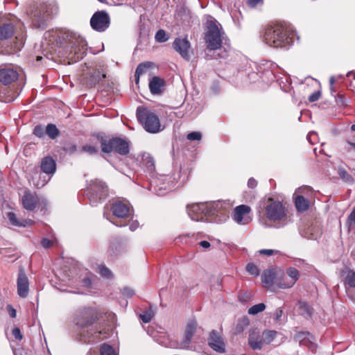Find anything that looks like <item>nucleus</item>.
Listing matches in <instances>:
<instances>
[{"mask_svg":"<svg viewBox=\"0 0 355 355\" xmlns=\"http://www.w3.org/2000/svg\"><path fill=\"white\" fill-rule=\"evenodd\" d=\"M320 96H321L320 92L315 91L309 96V100L310 102L317 101L320 98Z\"/></svg>","mask_w":355,"mask_h":355,"instance_id":"50","label":"nucleus"},{"mask_svg":"<svg viewBox=\"0 0 355 355\" xmlns=\"http://www.w3.org/2000/svg\"><path fill=\"white\" fill-rule=\"evenodd\" d=\"M283 315V311L282 309H277L275 311V319L277 320V321H279L282 316Z\"/></svg>","mask_w":355,"mask_h":355,"instance_id":"57","label":"nucleus"},{"mask_svg":"<svg viewBox=\"0 0 355 355\" xmlns=\"http://www.w3.org/2000/svg\"><path fill=\"white\" fill-rule=\"evenodd\" d=\"M209 345L216 352L224 353L225 351V343L221 336L215 330L210 333L208 339Z\"/></svg>","mask_w":355,"mask_h":355,"instance_id":"17","label":"nucleus"},{"mask_svg":"<svg viewBox=\"0 0 355 355\" xmlns=\"http://www.w3.org/2000/svg\"><path fill=\"white\" fill-rule=\"evenodd\" d=\"M338 174L340 178L345 182L349 184H352L354 182V178L352 176L347 173V171L344 168L338 169Z\"/></svg>","mask_w":355,"mask_h":355,"instance_id":"35","label":"nucleus"},{"mask_svg":"<svg viewBox=\"0 0 355 355\" xmlns=\"http://www.w3.org/2000/svg\"><path fill=\"white\" fill-rule=\"evenodd\" d=\"M139 226V223L137 220L132 221L130 223V230L131 231L135 230Z\"/></svg>","mask_w":355,"mask_h":355,"instance_id":"62","label":"nucleus"},{"mask_svg":"<svg viewBox=\"0 0 355 355\" xmlns=\"http://www.w3.org/2000/svg\"><path fill=\"white\" fill-rule=\"evenodd\" d=\"M17 285L18 295L21 297H26L29 291V282L23 268L19 269Z\"/></svg>","mask_w":355,"mask_h":355,"instance_id":"15","label":"nucleus"},{"mask_svg":"<svg viewBox=\"0 0 355 355\" xmlns=\"http://www.w3.org/2000/svg\"><path fill=\"white\" fill-rule=\"evenodd\" d=\"M172 190V187H170L169 186L166 185L165 183H163L162 184H159L158 183H155V185H153V191L157 196H164L167 192Z\"/></svg>","mask_w":355,"mask_h":355,"instance_id":"31","label":"nucleus"},{"mask_svg":"<svg viewBox=\"0 0 355 355\" xmlns=\"http://www.w3.org/2000/svg\"><path fill=\"white\" fill-rule=\"evenodd\" d=\"M248 272L254 276H258L259 275V270L256 265L254 263H248L246 267Z\"/></svg>","mask_w":355,"mask_h":355,"instance_id":"41","label":"nucleus"},{"mask_svg":"<svg viewBox=\"0 0 355 355\" xmlns=\"http://www.w3.org/2000/svg\"><path fill=\"white\" fill-rule=\"evenodd\" d=\"M137 116L148 132L155 134L163 130L158 116L152 110L139 107L137 110Z\"/></svg>","mask_w":355,"mask_h":355,"instance_id":"6","label":"nucleus"},{"mask_svg":"<svg viewBox=\"0 0 355 355\" xmlns=\"http://www.w3.org/2000/svg\"><path fill=\"white\" fill-rule=\"evenodd\" d=\"M60 31L58 30H52L51 31H49L45 33L44 37L45 38H49L51 41H55L57 42H61V39L59 36Z\"/></svg>","mask_w":355,"mask_h":355,"instance_id":"38","label":"nucleus"},{"mask_svg":"<svg viewBox=\"0 0 355 355\" xmlns=\"http://www.w3.org/2000/svg\"><path fill=\"white\" fill-rule=\"evenodd\" d=\"M12 336L15 339L21 340L23 338V336L21 334L20 329L17 327L14 328L12 331Z\"/></svg>","mask_w":355,"mask_h":355,"instance_id":"52","label":"nucleus"},{"mask_svg":"<svg viewBox=\"0 0 355 355\" xmlns=\"http://www.w3.org/2000/svg\"><path fill=\"white\" fill-rule=\"evenodd\" d=\"M276 278H277V279L275 280V285L279 288H280L279 283H287V281L288 280L285 277L282 276V272L281 270H280V272L279 273V275L277 276Z\"/></svg>","mask_w":355,"mask_h":355,"instance_id":"48","label":"nucleus"},{"mask_svg":"<svg viewBox=\"0 0 355 355\" xmlns=\"http://www.w3.org/2000/svg\"><path fill=\"white\" fill-rule=\"evenodd\" d=\"M299 309L300 311V313L304 315H310L311 312L309 309V306L307 303L306 302H300L299 303Z\"/></svg>","mask_w":355,"mask_h":355,"instance_id":"40","label":"nucleus"},{"mask_svg":"<svg viewBox=\"0 0 355 355\" xmlns=\"http://www.w3.org/2000/svg\"><path fill=\"white\" fill-rule=\"evenodd\" d=\"M16 39L17 40H19V42L17 44V46H16V49L17 50H20L21 48L24 45V38L21 37L20 39H19L17 37H16Z\"/></svg>","mask_w":355,"mask_h":355,"instance_id":"63","label":"nucleus"},{"mask_svg":"<svg viewBox=\"0 0 355 355\" xmlns=\"http://www.w3.org/2000/svg\"><path fill=\"white\" fill-rule=\"evenodd\" d=\"M107 187L105 182L95 180L91 181L87 189V196L92 206H96L107 196Z\"/></svg>","mask_w":355,"mask_h":355,"instance_id":"7","label":"nucleus"},{"mask_svg":"<svg viewBox=\"0 0 355 355\" xmlns=\"http://www.w3.org/2000/svg\"><path fill=\"white\" fill-rule=\"evenodd\" d=\"M347 223L350 226L355 224V207L347 218Z\"/></svg>","mask_w":355,"mask_h":355,"instance_id":"51","label":"nucleus"},{"mask_svg":"<svg viewBox=\"0 0 355 355\" xmlns=\"http://www.w3.org/2000/svg\"><path fill=\"white\" fill-rule=\"evenodd\" d=\"M123 293L126 296L131 297L134 295V291L130 288H124Z\"/></svg>","mask_w":355,"mask_h":355,"instance_id":"59","label":"nucleus"},{"mask_svg":"<svg viewBox=\"0 0 355 355\" xmlns=\"http://www.w3.org/2000/svg\"><path fill=\"white\" fill-rule=\"evenodd\" d=\"M286 275L289 277V279L287 281V283H279L280 288L282 289L293 287L300 277L299 271L293 267H290L287 269Z\"/></svg>","mask_w":355,"mask_h":355,"instance_id":"20","label":"nucleus"},{"mask_svg":"<svg viewBox=\"0 0 355 355\" xmlns=\"http://www.w3.org/2000/svg\"><path fill=\"white\" fill-rule=\"evenodd\" d=\"M64 150L69 154H73L77 150V147L76 145L70 144L64 147Z\"/></svg>","mask_w":355,"mask_h":355,"instance_id":"53","label":"nucleus"},{"mask_svg":"<svg viewBox=\"0 0 355 355\" xmlns=\"http://www.w3.org/2000/svg\"><path fill=\"white\" fill-rule=\"evenodd\" d=\"M81 152L87 153L89 155H94L98 152V148L91 145H85L82 147Z\"/></svg>","mask_w":355,"mask_h":355,"instance_id":"43","label":"nucleus"},{"mask_svg":"<svg viewBox=\"0 0 355 355\" xmlns=\"http://www.w3.org/2000/svg\"><path fill=\"white\" fill-rule=\"evenodd\" d=\"M155 40L158 42H164L168 40L166 33L164 30H159L155 35Z\"/></svg>","mask_w":355,"mask_h":355,"instance_id":"42","label":"nucleus"},{"mask_svg":"<svg viewBox=\"0 0 355 355\" xmlns=\"http://www.w3.org/2000/svg\"><path fill=\"white\" fill-rule=\"evenodd\" d=\"M14 34V26L11 23L3 22L0 24V40H6Z\"/></svg>","mask_w":355,"mask_h":355,"instance_id":"27","label":"nucleus"},{"mask_svg":"<svg viewBox=\"0 0 355 355\" xmlns=\"http://www.w3.org/2000/svg\"><path fill=\"white\" fill-rule=\"evenodd\" d=\"M41 170L46 175H53L56 170L55 160L50 157H44L41 162Z\"/></svg>","mask_w":355,"mask_h":355,"instance_id":"23","label":"nucleus"},{"mask_svg":"<svg viewBox=\"0 0 355 355\" xmlns=\"http://www.w3.org/2000/svg\"><path fill=\"white\" fill-rule=\"evenodd\" d=\"M206 210L205 203H196L187 206V213L191 220L199 221L204 220Z\"/></svg>","mask_w":355,"mask_h":355,"instance_id":"14","label":"nucleus"},{"mask_svg":"<svg viewBox=\"0 0 355 355\" xmlns=\"http://www.w3.org/2000/svg\"><path fill=\"white\" fill-rule=\"evenodd\" d=\"M111 210L114 216L119 218H126L131 216L129 207L121 201H116L112 205Z\"/></svg>","mask_w":355,"mask_h":355,"instance_id":"18","label":"nucleus"},{"mask_svg":"<svg viewBox=\"0 0 355 355\" xmlns=\"http://www.w3.org/2000/svg\"><path fill=\"white\" fill-rule=\"evenodd\" d=\"M33 133L35 136L38 137H42L46 134V128L44 129L41 125H37L33 130Z\"/></svg>","mask_w":355,"mask_h":355,"instance_id":"47","label":"nucleus"},{"mask_svg":"<svg viewBox=\"0 0 355 355\" xmlns=\"http://www.w3.org/2000/svg\"><path fill=\"white\" fill-rule=\"evenodd\" d=\"M152 63L150 62H146L144 63H141L138 65L137 67L136 71H135V82L137 84H138L139 80V76L142 75L143 73H146V71L151 67Z\"/></svg>","mask_w":355,"mask_h":355,"instance_id":"30","label":"nucleus"},{"mask_svg":"<svg viewBox=\"0 0 355 355\" xmlns=\"http://www.w3.org/2000/svg\"><path fill=\"white\" fill-rule=\"evenodd\" d=\"M206 205V210L205 214L206 216L211 217L217 216L218 214H223L222 203L220 202H214L211 203H205Z\"/></svg>","mask_w":355,"mask_h":355,"instance_id":"25","label":"nucleus"},{"mask_svg":"<svg viewBox=\"0 0 355 355\" xmlns=\"http://www.w3.org/2000/svg\"><path fill=\"white\" fill-rule=\"evenodd\" d=\"M101 150L103 153H109L115 151L120 155H127L129 153V144L125 140L115 137L109 140L101 139Z\"/></svg>","mask_w":355,"mask_h":355,"instance_id":"8","label":"nucleus"},{"mask_svg":"<svg viewBox=\"0 0 355 355\" xmlns=\"http://www.w3.org/2000/svg\"><path fill=\"white\" fill-rule=\"evenodd\" d=\"M69 42L72 49L71 53H73V56L71 59H73V61L76 62L83 58L87 51V44L86 40L79 35L71 34Z\"/></svg>","mask_w":355,"mask_h":355,"instance_id":"9","label":"nucleus"},{"mask_svg":"<svg viewBox=\"0 0 355 355\" xmlns=\"http://www.w3.org/2000/svg\"><path fill=\"white\" fill-rule=\"evenodd\" d=\"M92 77L94 78L95 83H96V82H99L101 80H103L105 77V74L101 75L100 71H98V72L95 73V74Z\"/></svg>","mask_w":355,"mask_h":355,"instance_id":"54","label":"nucleus"},{"mask_svg":"<svg viewBox=\"0 0 355 355\" xmlns=\"http://www.w3.org/2000/svg\"><path fill=\"white\" fill-rule=\"evenodd\" d=\"M21 202L26 210L32 211L36 207L37 196L30 191H26L21 198Z\"/></svg>","mask_w":355,"mask_h":355,"instance_id":"21","label":"nucleus"},{"mask_svg":"<svg viewBox=\"0 0 355 355\" xmlns=\"http://www.w3.org/2000/svg\"><path fill=\"white\" fill-rule=\"evenodd\" d=\"M50 180V178H46V176H42L40 175V179L34 182V184L37 188L44 187Z\"/></svg>","mask_w":355,"mask_h":355,"instance_id":"44","label":"nucleus"},{"mask_svg":"<svg viewBox=\"0 0 355 355\" xmlns=\"http://www.w3.org/2000/svg\"><path fill=\"white\" fill-rule=\"evenodd\" d=\"M205 40L208 49L223 51L218 53L219 58H225L228 55L230 46L227 45L224 32L212 21L208 22Z\"/></svg>","mask_w":355,"mask_h":355,"instance_id":"3","label":"nucleus"},{"mask_svg":"<svg viewBox=\"0 0 355 355\" xmlns=\"http://www.w3.org/2000/svg\"><path fill=\"white\" fill-rule=\"evenodd\" d=\"M173 46L182 58L186 60H190L192 51L191 44L187 38H176L173 43Z\"/></svg>","mask_w":355,"mask_h":355,"instance_id":"13","label":"nucleus"},{"mask_svg":"<svg viewBox=\"0 0 355 355\" xmlns=\"http://www.w3.org/2000/svg\"><path fill=\"white\" fill-rule=\"evenodd\" d=\"M342 277L345 286L355 288V271L345 268L342 271Z\"/></svg>","mask_w":355,"mask_h":355,"instance_id":"26","label":"nucleus"},{"mask_svg":"<svg viewBox=\"0 0 355 355\" xmlns=\"http://www.w3.org/2000/svg\"><path fill=\"white\" fill-rule=\"evenodd\" d=\"M198 324L196 320H190L186 327L185 334L183 340L180 344V348L188 349L191 339L196 332Z\"/></svg>","mask_w":355,"mask_h":355,"instance_id":"16","label":"nucleus"},{"mask_svg":"<svg viewBox=\"0 0 355 355\" xmlns=\"http://www.w3.org/2000/svg\"><path fill=\"white\" fill-rule=\"evenodd\" d=\"M307 139H308V141H309L310 144H315L316 141H317V139H318V135H317V133L315 132H311L307 135Z\"/></svg>","mask_w":355,"mask_h":355,"instance_id":"49","label":"nucleus"},{"mask_svg":"<svg viewBox=\"0 0 355 355\" xmlns=\"http://www.w3.org/2000/svg\"><path fill=\"white\" fill-rule=\"evenodd\" d=\"M164 85V81L157 77L154 76L149 82V89L151 94L154 95L160 94L162 92V87Z\"/></svg>","mask_w":355,"mask_h":355,"instance_id":"24","label":"nucleus"},{"mask_svg":"<svg viewBox=\"0 0 355 355\" xmlns=\"http://www.w3.org/2000/svg\"><path fill=\"white\" fill-rule=\"evenodd\" d=\"M263 41L274 48L284 47L292 42L287 28L282 24L268 26L263 33Z\"/></svg>","mask_w":355,"mask_h":355,"instance_id":"5","label":"nucleus"},{"mask_svg":"<svg viewBox=\"0 0 355 355\" xmlns=\"http://www.w3.org/2000/svg\"><path fill=\"white\" fill-rule=\"evenodd\" d=\"M42 245L45 248H49L52 245V241L48 239H43L42 240Z\"/></svg>","mask_w":355,"mask_h":355,"instance_id":"55","label":"nucleus"},{"mask_svg":"<svg viewBox=\"0 0 355 355\" xmlns=\"http://www.w3.org/2000/svg\"><path fill=\"white\" fill-rule=\"evenodd\" d=\"M8 311L11 318H15L16 317V310L14 309L10 305L8 306Z\"/></svg>","mask_w":355,"mask_h":355,"instance_id":"60","label":"nucleus"},{"mask_svg":"<svg viewBox=\"0 0 355 355\" xmlns=\"http://www.w3.org/2000/svg\"><path fill=\"white\" fill-rule=\"evenodd\" d=\"M277 332L273 330H267L263 332L262 339L263 343L270 344L276 337Z\"/></svg>","mask_w":355,"mask_h":355,"instance_id":"33","label":"nucleus"},{"mask_svg":"<svg viewBox=\"0 0 355 355\" xmlns=\"http://www.w3.org/2000/svg\"><path fill=\"white\" fill-rule=\"evenodd\" d=\"M110 24L109 15L104 10L96 12L90 19L92 28L98 32L105 31L109 27Z\"/></svg>","mask_w":355,"mask_h":355,"instance_id":"10","label":"nucleus"},{"mask_svg":"<svg viewBox=\"0 0 355 355\" xmlns=\"http://www.w3.org/2000/svg\"><path fill=\"white\" fill-rule=\"evenodd\" d=\"M275 252V250H270V249H263V250H259V253L261 254H264V255H267V256H270V255L273 254Z\"/></svg>","mask_w":355,"mask_h":355,"instance_id":"56","label":"nucleus"},{"mask_svg":"<svg viewBox=\"0 0 355 355\" xmlns=\"http://www.w3.org/2000/svg\"><path fill=\"white\" fill-rule=\"evenodd\" d=\"M46 134L53 139L58 136L59 131L55 125L50 123L46 127Z\"/></svg>","mask_w":355,"mask_h":355,"instance_id":"34","label":"nucleus"},{"mask_svg":"<svg viewBox=\"0 0 355 355\" xmlns=\"http://www.w3.org/2000/svg\"><path fill=\"white\" fill-rule=\"evenodd\" d=\"M101 276L105 278H110L112 276V272L110 269L105 266L100 265L96 270Z\"/></svg>","mask_w":355,"mask_h":355,"instance_id":"39","label":"nucleus"},{"mask_svg":"<svg viewBox=\"0 0 355 355\" xmlns=\"http://www.w3.org/2000/svg\"><path fill=\"white\" fill-rule=\"evenodd\" d=\"M7 217L10 222V223L16 227H26L32 224L33 221L31 220H18L15 214L13 212H8L7 214Z\"/></svg>","mask_w":355,"mask_h":355,"instance_id":"28","label":"nucleus"},{"mask_svg":"<svg viewBox=\"0 0 355 355\" xmlns=\"http://www.w3.org/2000/svg\"><path fill=\"white\" fill-rule=\"evenodd\" d=\"M96 318V312L92 307L81 306L75 313L74 322L80 329V340L85 343L98 342L105 333L97 326H92Z\"/></svg>","mask_w":355,"mask_h":355,"instance_id":"1","label":"nucleus"},{"mask_svg":"<svg viewBox=\"0 0 355 355\" xmlns=\"http://www.w3.org/2000/svg\"><path fill=\"white\" fill-rule=\"evenodd\" d=\"M248 343L253 349H261L263 343V339L259 340L253 334H251L248 338Z\"/></svg>","mask_w":355,"mask_h":355,"instance_id":"32","label":"nucleus"},{"mask_svg":"<svg viewBox=\"0 0 355 355\" xmlns=\"http://www.w3.org/2000/svg\"><path fill=\"white\" fill-rule=\"evenodd\" d=\"M295 205L298 211L303 212L309 209V201L302 196H297L295 200Z\"/></svg>","mask_w":355,"mask_h":355,"instance_id":"29","label":"nucleus"},{"mask_svg":"<svg viewBox=\"0 0 355 355\" xmlns=\"http://www.w3.org/2000/svg\"><path fill=\"white\" fill-rule=\"evenodd\" d=\"M27 15L33 28L44 30L46 28L50 16L57 12V7L51 3L33 4L27 9Z\"/></svg>","mask_w":355,"mask_h":355,"instance_id":"4","label":"nucleus"},{"mask_svg":"<svg viewBox=\"0 0 355 355\" xmlns=\"http://www.w3.org/2000/svg\"><path fill=\"white\" fill-rule=\"evenodd\" d=\"M200 247L203 248H209L210 247V243L207 241H202L199 243Z\"/></svg>","mask_w":355,"mask_h":355,"instance_id":"64","label":"nucleus"},{"mask_svg":"<svg viewBox=\"0 0 355 355\" xmlns=\"http://www.w3.org/2000/svg\"><path fill=\"white\" fill-rule=\"evenodd\" d=\"M279 272L280 270L277 269L266 270L261 275L262 282L268 286L275 284L276 277Z\"/></svg>","mask_w":355,"mask_h":355,"instance_id":"22","label":"nucleus"},{"mask_svg":"<svg viewBox=\"0 0 355 355\" xmlns=\"http://www.w3.org/2000/svg\"><path fill=\"white\" fill-rule=\"evenodd\" d=\"M261 206L266 218L274 224V227H283L290 223L287 209L281 201L271 197L265 198L261 201Z\"/></svg>","mask_w":355,"mask_h":355,"instance_id":"2","label":"nucleus"},{"mask_svg":"<svg viewBox=\"0 0 355 355\" xmlns=\"http://www.w3.org/2000/svg\"><path fill=\"white\" fill-rule=\"evenodd\" d=\"M257 181L253 178L249 179L248 182V186L252 189L254 188L257 186Z\"/></svg>","mask_w":355,"mask_h":355,"instance_id":"61","label":"nucleus"},{"mask_svg":"<svg viewBox=\"0 0 355 355\" xmlns=\"http://www.w3.org/2000/svg\"><path fill=\"white\" fill-rule=\"evenodd\" d=\"M266 309V305L264 303H259L257 304H255L252 306H251L249 309L248 313L250 315H257L260 312H262Z\"/></svg>","mask_w":355,"mask_h":355,"instance_id":"37","label":"nucleus"},{"mask_svg":"<svg viewBox=\"0 0 355 355\" xmlns=\"http://www.w3.org/2000/svg\"><path fill=\"white\" fill-rule=\"evenodd\" d=\"M153 315V314L151 311H146L140 314L139 318L144 323H148L151 320Z\"/></svg>","mask_w":355,"mask_h":355,"instance_id":"46","label":"nucleus"},{"mask_svg":"<svg viewBox=\"0 0 355 355\" xmlns=\"http://www.w3.org/2000/svg\"><path fill=\"white\" fill-rule=\"evenodd\" d=\"M187 138L190 141H200L202 139V135L200 132H191L187 135Z\"/></svg>","mask_w":355,"mask_h":355,"instance_id":"45","label":"nucleus"},{"mask_svg":"<svg viewBox=\"0 0 355 355\" xmlns=\"http://www.w3.org/2000/svg\"><path fill=\"white\" fill-rule=\"evenodd\" d=\"M83 284L85 287H90L92 286V279L89 277H86L83 279Z\"/></svg>","mask_w":355,"mask_h":355,"instance_id":"58","label":"nucleus"},{"mask_svg":"<svg viewBox=\"0 0 355 355\" xmlns=\"http://www.w3.org/2000/svg\"><path fill=\"white\" fill-rule=\"evenodd\" d=\"M251 209L249 206L241 205L235 207L234 209V220L239 225H247L252 218L249 216Z\"/></svg>","mask_w":355,"mask_h":355,"instance_id":"12","label":"nucleus"},{"mask_svg":"<svg viewBox=\"0 0 355 355\" xmlns=\"http://www.w3.org/2000/svg\"><path fill=\"white\" fill-rule=\"evenodd\" d=\"M101 355H117L114 349L110 345L103 344L100 348Z\"/></svg>","mask_w":355,"mask_h":355,"instance_id":"36","label":"nucleus"},{"mask_svg":"<svg viewBox=\"0 0 355 355\" xmlns=\"http://www.w3.org/2000/svg\"><path fill=\"white\" fill-rule=\"evenodd\" d=\"M17 69L10 64L0 65V83L8 85L17 80Z\"/></svg>","mask_w":355,"mask_h":355,"instance_id":"11","label":"nucleus"},{"mask_svg":"<svg viewBox=\"0 0 355 355\" xmlns=\"http://www.w3.org/2000/svg\"><path fill=\"white\" fill-rule=\"evenodd\" d=\"M294 339L299 342L301 345H307L311 350L315 348V345L313 343L314 338L309 332H297L295 335Z\"/></svg>","mask_w":355,"mask_h":355,"instance_id":"19","label":"nucleus"}]
</instances>
